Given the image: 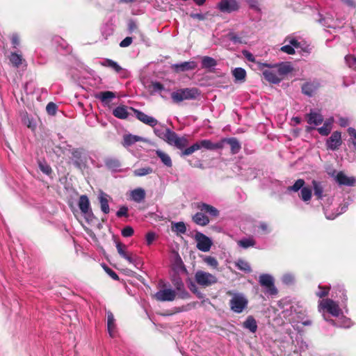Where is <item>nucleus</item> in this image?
I'll list each match as a JSON object with an SVG mask.
<instances>
[{"label": "nucleus", "mask_w": 356, "mask_h": 356, "mask_svg": "<svg viewBox=\"0 0 356 356\" xmlns=\"http://www.w3.org/2000/svg\"><path fill=\"white\" fill-rule=\"evenodd\" d=\"M46 109L49 114L54 115L56 111V105L53 102H49L47 105Z\"/></svg>", "instance_id": "052dcab7"}, {"label": "nucleus", "mask_w": 356, "mask_h": 356, "mask_svg": "<svg viewBox=\"0 0 356 356\" xmlns=\"http://www.w3.org/2000/svg\"><path fill=\"white\" fill-rule=\"evenodd\" d=\"M294 276L292 274L286 273L282 276V280L286 284H291L294 282Z\"/></svg>", "instance_id": "6e6d98bb"}, {"label": "nucleus", "mask_w": 356, "mask_h": 356, "mask_svg": "<svg viewBox=\"0 0 356 356\" xmlns=\"http://www.w3.org/2000/svg\"><path fill=\"white\" fill-rule=\"evenodd\" d=\"M333 122V119L330 118L326 120L323 125L318 129V133L322 136H327L332 129V124Z\"/></svg>", "instance_id": "72a5a7b5"}, {"label": "nucleus", "mask_w": 356, "mask_h": 356, "mask_svg": "<svg viewBox=\"0 0 356 356\" xmlns=\"http://www.w3.org/2000/svg\"><path fill=\"white\" fill-rule=\"evenodd\" d=\"M232 72L236 82L243 83L245 81L246 72L243 68L236 67Z\"/></svg>", "instance_id": "cd10ccee"}, {"label": "nucleus", "mask_w": 356, "mask_h": 356, "mask_svg": "<svg viewBox=\"0 0 356 356\" xmlns=\"http://www.w3.org/2000/svg\"><path fill=\"white\" fill-rule=\"evenodd\" d=\"M177 136L178 135L175 131L170 130L169 128H166L165 129V137L163 140L167 142L169 145H173Z\"/></svg>", "instance_id": "473e14b6"}, {"label": "nucleus", "mask_w": 356, "mask_h": 356, "mask_svg": "<svg viewBox=\"0 0 356 356\" xmlns=\"http://www.w3.org/2000/svg\"><path fill=\"white\" fill-rule=\"evenodd\" d=\"M263 75L268 81L273 83H279L282 80L275 67L264 70Z\"/></svg>", "instance_id": "f3484780"}, {"label": "nucleus", "mask_w": 356, "mask_h": 356, "mask_svg": "<svg viewBox=\"0 0 356 356\" xmlns=\"http://www.w3.org/2000/svg\"><path fill=\"white\" fill-rule=\"evenodd\" d=\"M156 156L161 159L162 163L167 167H172V163L170 156L161 149L156 150Z\"/></svg>", "instance_id": "2f4dec72"}, {"label": "nucleus", "mask_w": 356, "mask_h": 356, "mask_svg": "<svg viewBox=\"0 0 356 356\" xmlns=\"http://www.w3.org/2000/svg\"><path fill=\"white\" fill-rule=\"evenodd\" d=\"M197 67L195 61L190 60L172 65V69L176 72L193 70Z\"/></svg>", "instance_id": "ddd939ff"}, {"label": "nucleus", "mask_w": 356, "mask_h": 356, "mask_svg": "<svg viewBox=\"0 0 356 356\" xmlns=\"http://www.w3.org/2000/svg\"><path fill=\"white\" fill-rule=\"evenodd\" d=\"M116 248H117V250H118V252L119 253V254L122 257H125V255L127 254L125 251L126 246L122 244L121 243H118L116 244Z\"/></svg>", "instance_id": "13d9d810"}, {"label": "nucleus", "mask_w": 356, "mask_h": 356, "mask_svg": "<svg viewBox=\"0 0 356 356\" xmlns=\"http://www.w3.org/2000/svg\"><path fill=\"white\" fill-rule=\"evenodd\" d=\"M131 197L134 201L141 202L145 197V191L141 188H138L131 191Z\"/></svg>", "instance_id": "7c9ffc66"}, {"label": "nucleus", "mask_w": 356, "mask_h": 356, "mask_svg": "<svg viewBox=\"0 0 356 356\" xmlns=\"http://www.w3.org/2000/svg\"><path fill=\"white\" fill-rule=\"evenodd\" d=\"M9 59L11 63L16 67H18L22 63V56L16 53H12Z\"/></svg>", "instance_id": "79ce46f5"}, {"label": "nucleus", "mask_w": 356, "mask_h": 356, "mask_svg": "<svg viewBox=\"0 0 356 356\" xmlns=\"http://www.w3.org/2000/svg\"><path fill=\"white\" fill-rule=\"evenodd\" d=\"M274 67L276 69L280 77L282 78L284 75L288 74L293 70V67L290 63L289 62H282L279 64L275 65Z\"/></svg>", "instance_id": "412c9836"}, {"label": "nucleus", "mask_w": 356, "mask_h": 356, "mask_svg": "<svg viewBox=\"0 0 356 356\" xmlns=\"http://www.w3.org/2000/svg\"><path fill=\"white\" fill-rule=\"evenodd\" d=\"M307 120L309 124L318 126L323 122V118L319 112L311 111V112L307 115Z\"/></svg>", "instance_id": "aec40b11"}, {"label": "nucleus", "mask_w": 356, "mask_h": 356, "mask_svg": "<svg viewBox=\"0 0 356 356\" xmlns=\"http://www.w3.org/2000/svg\"><path fill=\"white\" fill-rule=\"evenodd\" d=\"M172 230L179 234H184L186 232V227L184 222H178L172 225Z\"/></svg>", "instance_id": "a19ab883"}, {"label": "nucleus", "mask_w": 356, "mask_h": 356, "mask_svg": "<svg viewBox=\"0 0 356 356\" xmlns=\"http://www.w3.org/2000/svg\"><path fill=\"white\" fill-rule=\"evenodd\" d=\"M345 61L350 67L356 69V58L352 56H346Z\"/></svg>", "instance_id": "603ef678"}, {"label": "nucleus", "mask_w": 356, "mask_h": 356, "mask_svg": "<svg viewBox=\"0 0 356 356\" xmlns=\"http://www.w3.org/2000/svg\"><path fill=\"white\" fill-rule=\"evenodd\" d=\"M200 149V146L197 144V142L194 143L191 147L186 148L184 151L181 152L182 156H188L190 154H192L194 152Z\"/></svg>", "instance_id": "09e8293b"}, {"label": "nucleus", "mask_w": 356, "mask_h": 356, "mask_svg": "<svg viewBox=\"0 0 356 356\" xmlns=\"http://www.w3.org/2000/svg\"><path fill=\"white\" fill-rule=\"evenodd\" d=\"M300 197L304 202L310 200L312 197V190L307 187L302 188L300 191Z\"/></svg>", "instance_id": "a18cd8bd"}, {"label": "nucleus", "mask_w": 356, "mask_h": 356, "mask_svg": "<svg viewBox=\"0 0 356 356\" xmlns=\"http://www.w3.org/2000/svg\"><path fill=\"white\" fill-rule=\"evenodd\" d=\"M39 168L43 173L46 174L47 175H50L51 172V167L46 163L40 162Z\"/></svg>", "instance_id": "5fc2aeb1"}, {"label": "nucleus", "mask_w": 356, "mask_h": 356, "mask_svg": "<svg viewBox=\"0 0 356 356\" xmlns=\"http://www.w3.org/2000/svg\"><path fill=\"white\" fill-rule=\"evenodd\" d=\"M227 293L232 296L229 300L231 310L236 314L242 313L248 305V300L246 296L242 293L228 291Z\"/></svg>", "instance_id": "7ed1b4c3"}, {"label": "nucleus", "mask_w": 356, "mask_h": 356, "mask_svg": "<svg viewBox=\"0 0 356 356\" xmlns=\"http://www.w3.org/2000/svg\"><path fill=\"white\" fill-rule=\"evenodd\" d=\"M341 145V135L339 131H334L326 142L327 148L331 150L337 149Z\"/></svg>", "instance_id": "f8f14e48"}, {"label": "nucleus", "mask_w": 356, "mask_h": 356, "mask_svg": "<svg viewBox=\"0 0 356 356\" xmlns=\"http://www.w3.org/2000/svg\"><path fill=\"white\" fill-rule=\"evenodd\" d=\"M243 327L248 330L252 333H255L257 330V323L252 316H248L243 323Z\"/></svg>", "instance_id": "393cba45"}, {"label": "nucleus", "mask_w": 356, "mask_h": 356, "mask_svg": "<svg viewBox=\"0 0 356 356\" xmlns=\"http://www.w3.org/2000/svg\"><path fill=\"white\" fill-rule=\"evenodd\" d=\"M305 181L302 179H298L293 186L287 188L288 191L298 192L304 188Z\"/></svg>", "instance_id": "37998d69"}, {"label": "nucleus", "mask_w": 356, "mask_h": 356, "mask_svg": "<svg viewBox=\"0 0 356 356\" xmlns=\"http://www.w3.org/2000/svg\"><path fill=\"white\" fill-rule=\"evenodd\" d=\"M197 207L202 212H205V213L209 214L212 217H216L219 215L218 210L210 204L200 202V203L197 204Z\"/></svg>", "instance_id": "5701e85b"}, {"label": "nucleus", "mask_w": 356, "mask_h": 356, "mask_svg": "<svg viewBox=\"0 0 356 356\" xmlns=\"http://www.w3.org/2000/svg\"><path fill=\"white\" fill-rule=\"evenodd\" d=\"M128 208L127 207H121L117 211L116 215L118 217H122L127 216Z\"/></svg>", "instance_id": "69168bd1"}, {"label": "nucleus", "mask_w": 356, "mask_h": 356, "mask_svg": "<svg viewBox=\"0 0 356 356\" xmlns=\"http://www.w3.org/2000/svg\"><path fill=\"white\" fill-rule=\"evenodd\" d=\"M106 167L112 170L116 171L120 168V163L118 159H108L105 161Z\"/></svg>", "instance_id": "58836bf2"}, {"label": "nucleus", "mask_w": 356, "mask_h": 356, "mask_svg": "<svg viewBox=\"0 0 356 356\" xmlns=\"http://www.w3.org/2000/svg\"><path fill=\"white\" fill-rule=\"evenodd\" d=\"M195 239L197 243V248L202 252L210 250L213 244L212 241L202 233L197 232L195 235Z\"/></svg>", "instance_id": "1a4fd4ad"}, {"label": "nucleus", "mask_w": 356, "mask_h": 356, "mask_svg": "<svg viewBox=\"0 0 356 356\" xmlns=\"http://www.w3.org/2000/svg\"><path fill=\"white\" fill-rule=\"evenodd\" d=\"M156 238V234L154 232H148L146 234V242L148 245H151Z\"/></svg>", "instance_id": "0e129e2a"}, {"label": "nucleus", "mask_w": 356, "mask_h": 356, "mask_svg": "<svg viewBox=\"0 0 356 356\" xmlns=\"http://www.w3.org/2000/svg\"><path fill=\"white\" fill-rule=\"evenodd\" d=\"M217 8L222 13H231L239 10L240 3L237 0H220Z\"/></svg>", "instance_id": "6e6552de"}, {"label": "nucleus", "mask_w": 356, "mask_h": 356, "mask_svg": "<svg viewBox=\"0 0 356 356\" xmlns=\"http://www.w3.org/2000/svg\"><path fill=\"white\" fill-rule=\"evenodd\" d=\"M200 146V149H205L207 150H217L222 149V143L220 140L213 143L211 140H201L197 141Z\"/></svg>", "instance_id": "dca6fc26"}, {"label": "nucleus", "mask_w": 356, "mask_h": 356, "mask_svg": "<svg viewBox=\"0 0 356 356\" xmlns=\"http://www.w3.org/2000/svg\"><path fill=\"white\" fill-rule=\"evenodd\" d=\"M78 206L81 213L86 217L87 220H88L90 217L92 216V213L90 207V201L87 195H81L78 202Z\"/></svg>", "instance_id": "9b49d317"}, {"label": "nucleus", "mask_w": 356, "mask_h": 356, "mask_svg": "<svg viewBox=\"0 0 356 356\" xmlns=\"http://www.w3.org/2000/svg\"><path fill=\"white\" fill-rule=\"evenodd\" d=\"M71 157L74 165L83 170L86 166V157L85 150L83 148H73L70 149Z\"/></svg>", "instance_id": "423d86ee"}, {"label": "nucleus", "mask_w": 356, "mask_h": 356, "mask_svg": "<svg viewBox=\"0 0 356 356\" xmlns=\"http://www.w3.org/2000/svg\"><path fill=\"white\" fill-rule=\"evenodd\" d=\"M238 244L240 247L248 248L254 246L255 245V241L251 238H243L238 241Z\"/></svg>", "instance_id": "49530a36"}, {"label": "nucleus", "mask_w": 356, "mask_h": 356, "mask_svg": "<svg viewBox=\"0 0 356 356\" xmlns=\"http://www.w3.org/2000/svg\"><path fill=\"white\" fill-rule=\"evenodd\" d=\"M11 42L13 48H17L19 45V38L17 34H13L12 35Z\"/></svg>", "instance_id": "338daca9"}, {"label": "nucleus", "mask_w": 356, "mask_h": 356, "mask_svg": "<svg viewBox=\"0 0 356 356\" xmlns=\"http://www.w3.org/2000/svg\"><path fill=\"white\" fill-rule=\"evenodd\" d=\"M330 323L334 326L340 327H349L351 325L350 320L346 317L340 318L338 322H336L335 321L330 319Z\"/></svg>", "instance_id": "e433bc0d"}, {"label": "nucleus", "mask_w": 356, "mask_h": 356, "mask_svg": "<svg viewBox=\"0 0 356 356\" xmlns=\"http://www.w3.org/2000/svg\"><path fill=\"white\" fill-rule=\"evenodd\" d=\"M95 97L100 100L104 106H108L111 102L116 97V95L111 91H103L97 93Z\"/></svg>", "instance_id": "6ab92c4d"}, {"label": "nucleus", "mask_w": 356, "mask_h": 356, "mask_svg": "<svg viewBox=\"0 0 356 356\" xmlns=\"http://www.w3.org/2000/svg\"><path fill=\"white\" fill-rule=\"evenodd\" d=\"M336 181L340 185L353 186L355 179L353 177H348L344 173L340 172L336 176Z\"/></svg>", "instance_id": "b1692460"}, {"label": "nucleus", "mask_w": 356, "mask_h": 356, "mask_svg": "<svg viewBox=\"0 0 356 356\" xmlns=\"http://www.w3.org/2000/svg\"><path fill=\"white\" fill-rule=\"evenodd\" d=\"M123 258L127 260L129 263L134 264L135 266H137L138 264H140V262L138 261L136 259L133 258L128 254H127Z\"/></svg>", "instance_id": "774afa93"}, {"label": "nucleus", "mask_w": 356, "mask_h": 356, "mask_svg": "<svg viewBox=\"0 0 356 356\" xmlns=\"http://www.w3.org/2000/svg\"><path fill=\"white\" fill-rule=\"evenodd\" d=\"M280 50L284 53L288 54H295V50H294L293 47H292L289 44L282 46L281 47Z\"/></svg>", "instance_id": "bf43d9fd"}, {"label": "nucleus", "mask_w": 356, "mask_h": 356, "mask_svg": "<svg viewBox=\"0 0 356 356\" xmlns=\"http://www.w3.org/2000/svg\"><path fill=\"white\" fill-rule=\"evenodd\" d=\"M216 65H217V61L211 57L204 56L202 58V65L203 68H207V69L212 68V67H214L215 66H216Z\"/></svg>", "instance_id": "c9c22d12"}, {"label": "nucleus", "mask_w": 356, "mask_h": 356, "mask_svg": "<svg viewBox=\"0 0 356 356\" xmlns=\"http://www.w3.org/2000/svg\"><path fill=\"white\" fill-rule=\"evenodd\" d=\"M166 128L164 127H161V128H154V134L161 139H163L165 137V129Z\"/></svg>", "instance_id": "680f3d73"}, {"label": "nucleus", "mask_w": 356, "mask_h": 356, "mask_svg": "<svg viewBox=\"0 0 356 356\" xmlns=\"http://www.w3.org/2000/svg\"><path fill=\"white\" fill-rule=\"evenodd\" d=\"M139 141H147V140L143 137L132 135V134H126L123 136V142L122 145L125 147H128L136 142Z\"/></svg>", "instance_id": "4be33fe9"}, {"label": "nucleus", "mask_w": 356, "mask_h": 356, "mask_svg": "<svg viewBox=\"0 0 356 356\" xmlns=\"http://www.w3.org/2000/svg\"><path fill=\"white\" fill-rule=\"evenodd\" d=\"M321 84L318 81L314 80L304 83L302 86V92L305 95L312 97L319 88Z\"/></svg>", "instance_id": "4468645a"}, {"label": "nucleus", "mask_w": 356, "mask_h": 356, "mask_svg": "<svg viewBox=\"0 0 356 356\" xmlns=\"http://www.w3.org/2000/svg\"><path fill=\"white\" fill-rule=\"evenodd\" d=\"M134 232V229L131 227L127 226L122 230V235L124 237H129L133 235Z\"/></svg>", "instance_id": "4d7b16f0"}, {"label": "nucleus", "mask_w": 356, "mask_h": 356, "mask_svg": "<svg viewBox=\"0 0 356 356\" xmlns=\"http://www.w3.org/2000/svg\"><path fill=\"white\" fill-rule=\"evenodd\" d=\"M318 289L319 291L316 292V296L321 298L326 296L330 291V287L328 286H322L319 285Z\"/></svg>", "instance_id": "3c124183"}, {"label": "nucleus", "mask_w": 356, "mask_h": 356, "mask_svg": "<svg viewBox=\"0 0 356 356\" xmlns=\"http://www.w3.org/2000/svg\"><path fill=\"white\" fill-rule=\"evenodd\" d=\"M153 172V169L151 167H145L136 169L134 171V175L136 177H143L149 175Z\"/></svg>", "instance_id": "ea45409f"}, {"label": "nucleus", "mask_w": 356, "mask_h": 356, "mask_svg": "<svg viewBox=\"0 0 356 356\" xmlns=\"http://www.w3.org/2000/svg\"><path fill=\"white\" fill-rule=\"evenodd\" d=\"M130 109L134 111L136 118L143 123L152 127H154L158 124V120L156 118L132 107Z\"/></svg>", "instance_id": "9d476101"}, {"label": "nucleus", "mask_w": 356, "mask_h": 356, "mask_svg": "<svg viewBox=\"0 0 356 356\" xmlns=\"http://www.w3.org/2000/svg\"><path fill=\"white\" fill-rule=\"evenodd\" d=\"M200 92L196 88H186L177 90L171 93V98L175 103L184 100L195 99L200 96Z\"/></svg>", "instance_id": "20e7f679"}, {"label": "nucleus", "mask_w": 356, "mask_h": 356, "mask_svg": "<svg viewBox=\"0 0 356 356\" xmlns=\"http://www.w3.org/2000/svg\"><path fill=\"white\" fill-rule=\"evenodd\" d=\"M318 310L322 313L323 318L330 323V319H328L325 314V312H328L332 316L338 317L341 313L339 305L332 299L326 298L323 299L318 302Z\"/></svg>", "instance_id": "f03ea898"}, {"label": "nucleus", "mask_w": 356, "mask_h": 356, "mask_svg": "<svg viewBox=\"0 0 356 356\" xmlns=\"http://www.w3.org/2000/svg\"><path fill=\"white\" fill-rule=\"evenodd\" d=\"M285 42H288L290 45L293 47V48H299L300 42L297 40V39L293 36H289L285 39Z\"/></svg>", "instance_id": "864d4df0"}, {"label": "nucleus", "mask_w": 356, "mask_h": 356, "mask_svg": "<svg viewBox=\"0 0 356 356\" xmlns=\"http://www.w3.org/2000/svg\"><path fill=\"white\" fill-rule=\"evenodd\" d=\"M113 115L118 119H127L129 117L127 106L124 105L117 106L115 108L113 109Z\"/></svg>", "instance_id": "a878e982"}, {"label": "nucleus", "mask_w": 356, "mask_h": 356, "mask_svg": "<svg viewBox=\"0 0 356 356\" xmlns=\"http://www.w3.org/2000/svg\"><path fill=\"white\" fill-rule=\"evenodd\" d=\"M220 143H222V149L224 148L225 144L229 145L232 154L238 153L241 149V145L236 138H222L220 140Z\"/></svg>", "instance_id": "2eb2a0df"}, {"label": "nucleus", "mask_w": 356, "mask_h": 356, "mask_svg": "<svg viewBox=\"0 0 356 356\" xmlns=\"http://www.w3.org/2000/svg\"><path fill=\"white\" fill-rule=\"evenodd\" d=\"M107 328L108 332L111 337L115 336V318L111 312H107Z\"/></svg>", "instance_id": "bb28decb"}, {"label": "nucleus", "mask_w": 356, "mask_h": 356, "mask_svg": "<svg viewBox=\"0 0 356 356\" xmlns=\"http://www.w3.org/2000/svg\"><path fill=\"white\" fill-rule=\"evenodd\" d=\"M312 185L314 188V195L317 199L321 200L323 198V186L322 184L316 180L312 181Z\"/></svg>", "instance_id": "f704fd0d"}, {"label": "nucleus", "mask_w": 356, "mask_h": 356, "mask_svg": "<svg viewBox=\"0 0 356 356\" xmlns=\"http://www.w3.org/2000/svg\"><path fill=\"white\" fill-rule=\"evenodd\" d=\"M260 285L265 288V293L274 296L277 294V289L274 284V278L270 274H261L259 277Z\"/></svg>", "instance_id": "39448f33"}, {"label": "nucleus", "mask_w": 356, "mask_h": 356, "mask_svg": "<svg viewBox=\"0 0 356 356\" xmlns=\"http://www.w3.org/2000/svg\"><path fill=\"white\" fill-rule=\"evenodd\" d=\"M175 290L171 288H164L158 291L153 297L160 302H171L175 300L176 297L181 299H188L190 297L189 293L185 289L184 284L180 279L174 282Z\"/></svg>", "instance_id": "f257e3e1"}, {"label": "nucleus", "mask_w": 356, "mask_h": 356, "mask_svg": "<svg viewBox=\"0 0 356 356\" xmlns=\"http://www.w3.org/2000/svg\"><path fill=\"white\" fill-rule=\"evenodd\" d=\"M348 133L350 136V141L353 143L356 149V130L354 128L349 127L348 129Z\"/></svg>", "instance_id": "8fccbe9b"}, {"label": "nucleus", "mask_w": 356, "mask_h": 356, "mask_svg": "<svg viewBox=\"0 0 356 356\" xmlns=\"http://www.w3.org/2000/svg\"><path fill=\"white\" fill-rule=\"evenodd\" d=\"M195 280L199 285L204 287L210 286L218 282L215 275L203 270H197L195 273Z\"/></svg>", "instance_id": "0eeeda50"}, {"label": "nucleus", "mask_w": 356, "mask_h": 356, "mask_svg": "<svg viewBox=\"0 0 356 356\" xmlns=\"http://www.w3.org/2000/svg\"><path fill=\"white\" fill-rule=\"evenodd\" d=\"M132 38L131 37H126L124 40H122L120 43V46L121 47H129L132 43Z\"/></svg>", "instance_id": "e2e57ef3"}, {"label": "nucleus", "mask_w": 356, "mask_h": 356, "mask_svg": "<svg viewBox=\"0 0 356 356\" xmlns=\"http://www.w3.org/2000/svg\"><path fill=\"white\" fill-rule=\"evenodd\" d=\"M99 200L101 206V210L103 213L105 214H107L110 211L109 205H108V195L101 192L99 195Z\"/></svg>", "instance_id": "c85d7f7f"}, {"label": "nucleus", "mask_w": 356, "mask_h": 356, "mask_svg": "<svg viewBox=\"0 0 356 356\" xmlns=\"http://www.w3.org/2000/svg\"><path fill=\"white\" fill-rule=\"evenodd\" d=\"M235 265L238 269L245 273H250L252 270L250 264L245 260L238 259L235 262Z\"/></svg>", "instance_id": "4c0bfd02"}, {"label": "nucleus", "mask_w": 356, "mask_h": 356, "mask_svg": "<svg viewBox=\"0 0 356 356\" xmlns=\"http://www.w3.org/2000/svg\"><path fill=\"white\" fill-rule=\"evenodd\" d=\"M193 220L198 225L205 226L209 223V218L202 212H197L193 217Z\"/></svg>", "instance_id": "c756f323"}, {"label": "nucleus", "mask_w": 356, "mask_h": 356, "mask_svg": "<svg viewBox=\"0 0 356 356\" xmlns=\"http://www.w3.org/2000/svg\"><path fill=\"white\" fill-rule=\"evenodd\" d=\"M188 143V141L185 137L177 136L173 145L179 149H184Z\"/></svg>", "instance_id": "c03bdc74"}, {"label": "nucleus", "mask_w": 356, "mask_h": 356, "mask_svg": "<svg viewBox=\"0 0 356 356\" xmlns=\"http://www.w3.org/2000/svg\"><path fill=\"white\" fill-rule=\"evenodd\" d=\"M203 261L209 266L212 267L213 268H218V261L217 259L211 256H204L203 258Z\"/></svg>", "instance_id": "de8ad7c7"}, {"label": "nucleus", "mask_w": 356, "mask_h": 356, "mask_svg": "<svg viewBox=\"0 0 356 356\" xmlns=\"http://www.w3.org/2000/svg\"><path fill=\"white\" fill-rule=\"evenodd\" d=\"M101 65L106 67H109L114 70L115 72L124 76L127 72L124 70L117 62L111 59H104L100 63Z\"/></svg>", "instance_id": "a211bd4d"}]
</instances>
